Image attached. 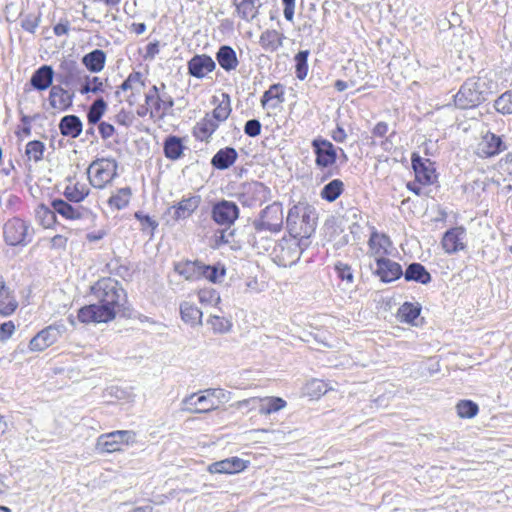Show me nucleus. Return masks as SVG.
Segmentation results:
<instances>
[{
	"mask_svg": "<svg viewBox=\"0 0 512 512\" xmlns=\"http://www.w3.org/2000/svg\"><path fill=\"white\" fill-rule=\"evenodd\" d=\"M91 293L97 303L79 309V321L89 324L113 320L125 300V292L119 282L112 278H102L91 287Z\"/></svg>",
	"mask_w": 512,
	"mask_h": 512,
	"instance_id": "nucleus-1",
	"label": "nucleus"
},
{
	"mask_svg": "<svg viewBox=\"0 0 512 512\" xmlns=\"http://www.w3.org/2000/svg\"><path fill=\"white\" fill-rule=\"evenodd\" d=\"M494 83L486 77H473L466 80L454 96L455 105L460 109L478 106L491 94Z\"/></svg>",
	"mask_w": 512,
	"mask_h": 512,
	"instance_id": "nucleus-2",
	"label": "nucleus"
},
{
	"mask_svg": "<svg viewBox=\"0 0 512 512\" xmlns=\"http://www.w3.org/2000/svg\"><path fill=\"white\" fill-rule=\"evenodd\" d=\"M290 236L308 238L315 230V221L305 204L294 205L288 212L286 220Z\"/></svg>",
	"mask_w": 512,
	"mask_h": 512,
	"instance_id": "nucleus-3",
	"label": "nucleus"
},
{
	"mask_svg": "<svg viewBox=\"0 0 512 512\" xmlns=\"http://www.w3.org/2000/svg\"><path fill=\"white\" fill-rule=\"evenodd\" d=\"M118 163L113 158H98L87 169L90 184L96 189H104L117 176Z\"/></svg>",
	"mask_w": 512,
	"mask_h": 512,
	"instance_id": "nucleus-4",
	"label": "nucleus"
},
{
	"mask_svg": "<svg viewBox=\"0 0 512 512\" xmlns=\"http://www.w3.org/2000/svg\"><path fill=\"white\" fill-rule=\"evenodd\" d=\"M136 443V432L132 430H116L101 434L96 441V450L101 453L122 451V446H132Z\"/></svg>",
	"mask_w": 512,
	"mask_h": 512,
	"instance_id": "nucleus-5",
	"label": "nucleus"
},
{
	"mask_svg": "<svg viewBox=\"0 0 512 512\" xmlns=\"http://www.w3.org/2000/svg\"><path fill=\"white\" fill-rule=\"evenodd\" d=\"M302 252L299 239L289 235L274 246L273 257L279 266L290 267L300 259Z\"/></svg>",
	"mask_w": 512,
	"mask_h": 512,
	"instance_id": "nucleus-6",
	"label": "nucleus"
},
{
	"mask_svg": "<svg viewBox=\"0 0 512 512\" xmlns=\"http://www.w3.org/2000/svg\"><path fill=\"white\" fill-rule=\"evenodd\" d=\"M173 105L172 98L160 96L157 86L154 85L145 93V112L138 111V114L143 116L149 112L151 118L161 119Z\"/></svg>",
	"mask_w": 512,
	"mask_h": 512,
	"instance_id": "nucleus-7",
	"label": "nucleus"
},
{
	"mask_svg": "<svg viewBox=\"0 0 512 512\" xmlns=\"http://www.w3.org/2000/svg\"><path fill=\"white\" fill-rule=\"evenodd\" d=\"M145 88V80L140 72H132L126 80L119 86L116 95L121 100L128 102L130 106L135 105Z\"/></svg>",
	"mask_w": 512,
	"mask_h": 512,
	"instance_id": "nucleus-8",
	"label": "nucleus"
},
{
	"mask_svg": "<svg viewBox=\"0 0 512 512\" xmlns=\"http://www.w3.org/2000/svg\"><path fill=\"white\" fill-rule=\"evenodd\" d=\"M4 240L8 245H26L31 238L28 224L17 217L9 219L3 227Z\"/></svg>",
	"mask_w": 512,
	"mask_h": 512,
	"instance_id": "nucleus-9",
	"label": "nucleus"
},
{
	"mask_svg": "<svg viewBox=\"0 0 512 512\" xmlns=\"http://www.w3.org/2000/svg\"><path fill=\"white\" fill-rule=\"evenodd\" d=\"M283 219L282 205L278 202H274L261 212L259 220L255 223V227L258 230L279 232L283 225Z\"/></svg>",
	"mask_w": 512,
	"mask_h": 512,
	"instance_id": "nucleus-10",
	"label": "nucleus"
},
{
	"mask_svg": "<svg viewBox=\"0 0 512 512\" xmlns=\"http://www.w3.org/2000/svg\"><path fill=\"white\" fill-rule=\"evenodd\" d=\"M211 391L205 389L199 393H192L185 397L182 401L184 410L190 413H208L218 408L217 401H214L211 396Z\"/></svg>",
	"mask_w": 512,
	"mask_h": 512,
	"instance_id": "nucleus-11",
	"label": "nucleus"
},
{
	"mask_svg": "<svg viewBox=\"0 0 512 512\" xmlns=\"http://www.w3.org/2000/svg\"><path fill=\"white\" fill-rule=\"evenodd\" d=\"M65 327L63 325H50L38 332L29 342L31 351H44L58 341Z\"/></svg>",
	"mask_w": 512,
	"mask_h": 512,
	"instance_id": "nucleus-12",
	"label": "nucleus"
},
{
	"mask_svg": "<svg viewBox=\"0 0 512 512\" xmlns=\"http://www.w3.org/2000/svg\"><path fill=\"white\" fill-rule=\"evenodd\" d=\"M238 217L239 208L232 201L222 200L212 208V218L219 225L230 227Z\"/></svg>",
	"mask_w": 512,
	"mask_h": 512,
	"instance_id": "nucleus-13",
	"label": "nucleus"
},
{
	"mask_svg": "<svg viewBox=\"0 0 512 512\" xmlns=\"http://www.w3.org/2000/svg\"><path fill=\"white\" fill-rule=\"evenodd\" d=\"M270 199V189L260 182H252L244 186L242 203L247 206L261 205Z\"/></svg>",
	"mask_w": 512,
	"mask_h": 512,
	"instance_id": "nucleus-14",
	"label": "nucleus"
},
{
	"mask_svg": "<svg viewBox=\"0 0 512 512\" xmlns=\"http://www.w3.org/2000/svg\"><path fill=\"white\" fill-rule=\"evenodd\" d=\"M316 154V164L320 167H329L336 161V150L334 145L321 138L314 139L312 142Z\"/></svg>",
	"mask_w": 512,
	"mask_h": 512,
	"instance_id": "nucleus-15",
	"label": "nucleus"
},
{
	"mask_svg": "<svg viewBox=\"0 0 512 512\" xmlns=\"http://www.w3.org/2000/svg\"><path fill=\"white\" fill-rule=\"evenodd\" d=\"M392 243L389 237L383 233H379L374 228L370 234L368 241V254L375 258L377 261L379 258H384L389 253Z\"/></svg>",
	"mask_w": 512,
	"mask_h": 512,
	"instance_id": "nucleus-16",
	"label": "nucleus"
},
{
	"mask_svg": "<svg viewBox=\"0 0 512 512\" xmlns=\"http://www.w3.org/2000/svg\"><path fill=\"white\" fill-rule=\"evenodd\" d=\"M466 231L462 227L452 228L445 232L442 247L448 254L456 253L465 248Z\"/></svg>",
	"mask_w": 512,
	"mask_h": 512,
	"instance_id": "nucleus-17",
	"label": "nucleus"
},
{
	"mask_svg": "<svg viewBox=\"0 0 512 512\" xmlns=\"http://www.w3.org/2000/svg\"><path fill=\"white\" fill-rule=\"evenodd\" d=\"M216 67L215 61L206 54L193 56L188 61V71L191 76L202 79Z\"/></svg>",
	"mask_w": 512,
	"mask_h": 512,
	"instance_id": "nucleus-18",
	"label": "nucleus"
},
{
	"mask_svg": "<svg viewBox=\"0 0 512 512\" xmlns=\"http://www.w3.org/2000/svg\"><path fill=\"white\" fill-rule=\"evenodd\" d=\"M376 270L375 274L380 278L383 282H392L394 280L399 279L403 275L402 268L400 264L395 261H392L389 258H379L376 261Z\"/></svg>",
	"mask_w": 512,
	"mask_h": 512,
	"instance_id": "nucleus-19",
	"label": "nucleus"
},
{
	"mask_svg": "<svg viewBox=\"0 0 512 512\" xmlns=\"http://www.w3.org/2000/svg\"><path fill=\"white\" fill-rule=\"evenodd\" d=\"M246 467V461L239 457H231L210 464L207 470L211 474H235L243 471Z\"/></svg>",
	"mask_w": 512,
	"mask_h": 512,
	"instance_id": "nucleus-20",
	"label": "nucleus"
},
{
	"mask_svg": "<svg viewBox=\"0 0 512 512\" xmlns=\"http://www.w3.org/2000/svg\"><path fill=\"white\" fill-rule=\"evenodd\" d=\"M504 150L502 140L499 136L487 132L478 143L477 153L480 157L494 156Z\"/></svg>",
	"mask_w": 512,
	"mask_h": 512,
	"instance_id": "nucleus-21",
	"label": "nucleus"
},
{
	"mask_svg": "<svg viewBox=\"0 0 512 512\" xmlns=\"http://www.w3.org/2000/svg\"><path fill=\"white\" fill-rule=\"evenodd\" d=\"M200 203V196H190L182 199L177 205L172 206L169 209V213H172V217L175 220L187 219L199 207Z\"/></svg>",
	"mask_w": 512,
	"mask_h": 512,
	"instance_id": "nucleus-22",
	"label": "nucleus"
},
{
	"mask_svg": "<svg viewBox=\"0 0 512 512\" xmlns=\"http://www.w3.org/2000/svg\"><path fill=\"white\" fill-rule=\"evenodd\" d=\"M412 167L415 172V177L421 184H431L435 178V170L429 160H423L419 156L413 155Z\"/></svg>",
	"mask_w": 512,
	"mask_h": 512,
	"instance_id": "nucleus-23",
	"label": "nucleus"
},
{
	"mask_svg": "<svg viewBox=\"0 0 512 512\" xmlns=\"http://www.w3.org/2000/svg\"><path fill=\"white\" fill-rule=\"evenodd\" d=\"M236 15L244 21L250 22L259 14L260 0H233Z\"/></svg>",
	"mask_w": 512,
	"mask_h": 512,
	"instance_id": "nucleus-24",
	"label": "nucleus"
},
{
	"mask_svg": "<svg viewBox=\"0 0 512 512\" xmlns=\"http://www.w3.org/2000/svg\"><path fill=\"white\" fill-rule=\"evenodd\" d=\"M218 127L219 124L209 116V113H207L196 123L193 129V135L200 141L208 142Z\"/></svg>",
	"mask_w": 512,
	"mask_h": 512,
	"instance_id": "nucleus-25",
	"label": "nucleus"
},
{
	"mask_svg": "<svg viewBox=\"0 0 512 512\" xmlns=\"http://www.w3.org/2000/svg\"><path fill=\"white\" fill-rule=\"evenodd\" d=\"M54 71L51 66L43 65L38 68L31 77V85L40 91L46 90L52 85Z\"/></svg>",
	"mask_w": 512,
	"mask_h": 512,
	"instance_id": "nucleus-26",
	"label": "nucleus"
},
{
	"mask_svg": "<svg viewBox=\"0 0 512 512\" xmlns=\"http://www.w3.org/2000/svg\"><path fill=\"white\" fill-rule=\"evenodd\" d=\"M72 103L71 96L59 85L52 86L49 93L50 106L58 111L66 110Z\"/></svg>",
	"mask_w": 512,
	"mask_h": 512,
	"instance_id": "nucleus-27",
	"label": "nucleus"
},
{
	"mask_svg": "<svg viewBox=\"0 0 512 512\" xmlns=\"http://www.w3.org/2000/svg\"><path fill=\"white\" fill-rule=\"evenodd\" d=\"M284 39L282 33L267 29L260 35L259 44L265 51L275 52L283 45Z\"/></svg>",
	"mask_w": 512,
	"mask_h": 512,
	"instance_id": "nucleus-28",
	"label": "nucleus"
},
{
	"mask_svg": "<svg viewBox=\"0 0 512 512\" xmlns=\"http://www.w3.org/2000/svg\"><path fill=\"white\" fill-rule=\"evenodd\" d=\"M216 60L221 68L227 72L235 70L239 64L235 50L228 45H223L219 48L216 53Z\"/></svg>",
	"mask_w": 512,
	"mask_h": 512,
	"instance_id": "nucleus-29",
	"label": "nucleus"
},
{
	"mask_svg": "<svg viewBox=\"0 0 512 512\" xmlns=\"http://www.w3.org/2000/svg\"><path fill=\"white\" fill-rule=\"evenodd\" d=\"M258 411L261 415L276 413L287 406V402L276 396L258 397Z\"/></svg>",
	"mask_w": 512,
	"mask_h": 512,
	"instance_id": "nucleus-30",
	"label": "nucleus"
},
{
	"mask_svg": "<svg viewBox=\"0 0 512 512\" xmlns=\"http://www.w3.org/2000/svg\"><path fill=\"white\" fill-rule=\"evenodd\" d=\"M238 157L237 151L232 147L220 149L212 158L211 164L220 170L228 169Z\"/></svg>",
	"mask_w": 512,
	"mask_h": 512,
	"instance_id": "nucleus-31",
	"label": "nucleus"
},
{
	"mask_svg": "<svg viewBox=\"0 0 512 512\" xmlns=\"http://www.w3.org/2000/svg\"><path fill=\"white\" fill-rule=\"evenodd\" d=\"M59 129L63 136L77 138L82 132V122L75 115H67L60 120Z\"/></svg>",
	"mask_w": 512,
	"mask_h": 512,
	"instance_id": "nucleus-32",
	"label": "nucleus"
},
{
	"mask_svg": "<svg viewBox=\"0 0 512 512\" xmlns=\"http://www.w3.org/2000/svg\"><path fill=\"white\" fill-rule=\"evenodd\" d=\"M421 312V306L418 303L405 302L403 303L396 314L399 322L416 325Z\"/></svg>",
	"mask_w": 512,
	"mask_h": 512,
	"instance_id": "nucleus-33",
	"label": "nucleus"
},
{
	"mask_svg": "<svg viewBox=\"0 0 512 512\" xmlns=\"http://www.w3.org/2000/svg\"><path fill=\"white\" fill-rule=\"evenodd\" d=\"M106 62V54L103 50L95 49L82 58L84 66L93 73L103 70Z\"/></svg>",
	"mask_w": 512,
	"mask_h": 512,
	"instance_id": "nucleus-34",
	"label": "nucleus"
},
{
	"mask_svg": "<svg viewBox=\"0 0 512 512\" xmlns=\"http://www.w3.org/2000/svg\"><path fill=\"white\" fill-rule=\"evenodd\" d=\"M202 263L197 261H185L175 265V271L186 280H197L201 278Z\"/></svg>",
	"mask_w": 512,
	"mask_h": 512,
	"instance_id": "nucleus-35",
	"label": "nucleus"
},
{
	"mask_svg": "<svg viewBox=\"0 0 512 512\" xmlns=\"http://www.w3.org/2000/svg\"><path fill=\"white\" fill-rule=\"evenodd\" d=\"M406 281H415L421 284H428L431 281V275L420 263L410 264L403 274Z\"/></svg>",
	"mask_w": 512,
	"mask_h": 512,
	"instance_id": "nucleus-36",
	"label": "nucleus"
},
{
	"mask_svg": "<svg viewBox=\"0 0 512 512\" xmlns=\"http://www.w3.org/2000/svg\"><path fill=\"white\" fill-rule=\"evenodd\" d=\"M283 87L280 84H274L264 92L261 98V105L263 108H276L283 102Z\"/></svg>",
	"mask_w": 512,
	"mask_h": 512,
	"instance_id": "nucleus-37",
	"label": "nucleus"
},
{
	"mask_svg": "<svg viewBox=\"0 0 512 512\" xmlns=\"http://www.w3.org/2000/svg\"><path fill=\"white\" fill-rule=\"evenodd\" d=\"M180 314L182 320L191 326L200 325L202 323V312L190 302H183L180 305Z\"/></svg>",
	"mask_w": 512,
	"mask_h": 512,
	"instance_id": "nucleus-38",
	"label": "nucleus"
},
{
	"mask_svg": "<svg viewBox=\"0 0 512 512\" xmlns=\"http://www.w3.org/2000/svg\"><path fill=\"white\" fill-rule=\"evenodd\" d=\"M51 205L54 211H56V213L60 214L61 216L69 220L80 219L83 215L80 207H73L72 205L61 199L53 200Z\"/></svg>",
	"mask_w": 512,
	"mask_h": 512,
	"instance_id": "nucleus-39",
	"label": "nucleus"
},
{
	"mask_svg": "<svg viewBox=\"0 0 512 512\" xmlns=\"http://www.w3.org/2000/svg\"><path fill=\"white\" fill-rule=\"evenodd\" d=\"M89 194V188L82 182H70L64 190V195L69 201L81 202Z\"/></svg>",
	"mask_w": 512,
	"mask_h": 512,
	"instance_id": "nucleus-40",
	"label": "nucleus"
},
{
	"mask_svg": "<svg viewBox=\"0 0 512 512\" xmlns=\"http://www.w3.org/2000/svg\"><path fill=\"white\" fill-rule=\"evenodd\" d=\"M231 111L230 97L227 94H222L221 100L213 109L212 113H209V116L220 125V123L224 122L229 117Z\"/></svg>",
	"mask_w": 512,
	"mask_h": 512,
	"instance_id": "nucleus-41",
	"label": "nucleus"
},
{
	"mask_svg": "<svg viewBox=\"0 0 512 512\" xmlns=\"http://www.w3.org/2000/svg\"><path fill=\"white\" fill-rule=\"evenodd\" d=\"M183 149L181 139L176 136H169L164 142V154L168 159H179L183 154Z\"/></svg>",
	"mask_w": 512,
	"mask_h": 512,
	"instance_id": "nucleus-42",
	"label": "nucleus"
},
{
	"mask_svg": "<svg viewBox=\"0 0 512 512\" xmlns=\"http://www.w3.org/2000/svg\"><path fill=\"white\" fill-rule=\"evenodd\" d=\"M18 302L10 289L7 287L0 293V314L9 316L15 312Z\"/></svg>",
	"mask_w": 512,
	"mask_h": 512,
	"instance_id": "nucleus-43",
	"label": "nucleus"
},
{
	"mask_svg": "<svg viewBox=\"0 0 512 512\" xmlns=\"http://www.w3.org/2000/svg\"><path fill=\"white\" fill-rule=\"evenodd\" d=\"M131 195L132 192L129 187L121 188L117 190V192L109 198L108 204L112 208L121 210L128 206L131 199Z\"/></svg>",
	"mask_w": 512,
	"mask_h": 512,
	"instance_id": "nucleus-44",
	"label": "nucleus"
},
{
	"mask_svg": "<svg viewBox=\"0 0 512 512\" xmlns=\"http://www.w3.org/2000/svg\"><path fill=\"white\" fill-rule=\"evenodd\" d=\"M331 389L328 383L320 379H312L305 385V393L313 399L320 398Z\"/></svg>",
	"mask_w": 512,
	"mask_h": 512,
	"instance_id": "nucleus-45",
	"label": "nucleus"
},
{
	"mask_svg": "<svg viewBox=\"0 0 512 512\" xmlns=\"http://www.w3.org/2000/svg\"><path fill=\"white\" fill-rule=\"evenodd\" d=\"M343 187L344 184L341 180L334 179L323 187L321 197L329 202H333L341 195Z\"/></svg>",
	"mask_w": 512,
	"mask_h": 512,
	"instance_id": "nucleus-46",
	"label": "nucleus"
},
{
	"mask_svg": "<svg viewBox=\"0 0 512 512\" xmlns=\"http://www.w3.org/2000/svg\"><path fill=\"white\" fill-rule=\"evenodd\" d=\"M225 268L223 266H209L202 263L201 278H205L213 283L223 281L225 277Z\"/></svg>",
	"mask_w": 512,
	"mask_h": 512,
	"instance_id": "nucleus-47",
	"label": "nucleus"
},
{
	"mask_svg": "<svg viewBox=\"0 0 512 512\" xmlns=\"http://www.w3.org/2000/svg\"><path fill=\"white\" fill-rule=\"evenodd\" d=\"M478 411V405L471 400H461L456 405V412L460 418H473Z\"/></svg>",
	"mask_w": 512,
	"mask_h": 512,
	"instance_id": "nucleus-48",
	"label": "nucleus"
},
{
	"mask_svg": "<svg viewBox=\"0 0 512 512\" xmlns=\"http://www.w3.org/2000/svg\"><path fill=\"white\" fill-rule=\"evenodd\" d=\"M45 151V145L41 141L33 140L27 143L25 154L29 160L38 162L42 160Z\"/></svg>",
	"mask_w": 512,
	"mask_h": 512,
	"instance_id": "nucleus-49",
	"label": "nucleus"
},
{
	"mask_svg": "<svg viewBox=\"0 0 512 512\" xmlns=\"http://www.w3.org/2000/svg\"><path fill=\"white\" fill-rule=\"evenodd\" d=\"M308 56H309V51L304 50V51H299L294 57L296 76L300 80L305 79V77L308 74V64H307Z\"/></svg>",
	"mask_w": 512,
	"mask_h": 512,
	"instance_id": "nucleus-50",
	"label": "nucleus"
},
{
	"mask_svg": "<svg viewBox=\"0 0 512 512\" xmlns=\"http://www.w3.org/2000/svg\"><path fill=\"white\" fill-rule=\"evenodd\" d=\"M105 110H106L105 101L102 98L97 99L89 108V111L87 114L88 122L90 124L98 123L100 121L101 117L103 116Z\"/></svg>",
	"mask_w": 512,
	"mask_h": 512,
	"instance_id": "nucleus-51",
	"label": "nucleus"
},
{
	"mask_svg": "<svg viewBox=\"0 0 512 512\" xmlns=\"http://www.w3.org/2000/svg\"><path fill=\"white\" fill-rule=\"evenodd\" d=\"M198 299L203 305L214 306L220 302V295L213 288H203L198 291Z\"/></svg>",
	"mask_w": 512,
	"mask_h": 512,
	"instance_id": "nucleus-52",
	"label": "nucleus"
},
{
	"mask_svg": "<svg viewBox=\"0 0 512 512\" xmlns=\"http://www.w3.org/2000/svg\"><path fill=\"white\" fill-rule=\"evenodd\" d=\"M207 322L211 326L213 332L218 334L227 333L232 327V324L228 319L216 315L210 316Z\"/></svg>",
	"mask_w": 512,
	"mask_h": 512,
	"instance_id": "nucleus-53",
	"label": "nucleus"
},
{
	"mask_svg": "<svg viewBox=\"0 0 512 512\" xmlns=\"http://www.w3.org/2000/svg\"><path fill=\"white\" fill-rule=\"evenodd\" d=\"M494 107L501 114H512V91L500 95L495 100Z\"/></svg>",
	"mask_w": 512,
	"mask_h": 512,
	"instance_id": "nucleus-54",
	"label": "nucleus"
},
{
	"mask_svg": "<svg viewBox=\"0 0 512 512\" xmlns=\"http://www.w3.org/2000/svg\"><path fill=\"white\" fill-rule=\"evenodd\" d=\"M55 213L56 211H54L53 208L50 209L45 205L38 206L36 210L37 218L45 228H49L53 225L55 222Z\"/></svg>",
	"mask_w": 512,
	"mask_h": 512,
	"instance_id": "nucleus-55",
	"label": "nucleus"
},
{
	"mask_svg": "<svg viewBox=\"0 0 512 512\" xmlns=\"http://www.w3.org/2000/svg\"><path fill=\"white\" fill-rule=\"evenodd\" d=\"M103 81L99 77L86 78L85 84L81 88L82 94L98 93L103 91Z\"/></svg>",
	"mask_w": 512,
	"mask_h": 512,
	"instance_id": "nucleus-56",
	"label": "nucleus"
},
{
	"mask_svg": "<svg viewBox=\"0 0 512 512\" xmlns=\"http://www.w3.org/2000/svg\"><path fill=\"white\" fill-rule=\"evenodd\" d=\"M135 218L139 220L142 231H148L151 236L154 234V230L157 228L158 223L153 218L143 214L142 212H136Z\"/></svg>",
	"mask_w": 512,
	"mask_h": 512,
	"instance_id": "nucleus-57",
	"label": "nucleus"
},
{
	"mask_svg": "<svg viewBox=\"0 0 512 512\" xmlns=\"http://www.w3.org/2000/svg\"><path fill=\"white\" fill-rule=\"evenodd\" d=\"M335 271L340 279L345 280L348 283L353 282V280H354L353 271L348 264L342 263V262H337L335 264Z\"/></svg>",
	"mask_w": 512,
	"mask_h": 512,
	"instance_id": "nucleus-58",
	"label": "nucleus"
},
{
	"mask_svg": "<svg viewBox=\"0 0 512 512\" xmlns=\"http://www.w3.org/2000/svg\"><path fill=\"white\" fill-rule=\"evenodd\" d=\"M258 397H251L248 399L235 402L232 406L239 411L250 412L258 409Z\"/></svg>",
	"mask_w": 512,
	"mask_h": 512,
	"instance_id": "nucleus-59",
	"label": "nucleus"
},
{
	"mask_svg": "<svg viewBox=\"0 0 512 512\" xmlns=\"http://www.w3.org/2000/svg\"><path fill=\"white\" fill-rule=\"evenodd\" d=\"M67 74L61 76L60 82L63 84H70L79 75V70L75 62H69L65 64Z\"/></svg>",
	"mask_w": 512,
	"mask_h": 512,
	"instance_id": "nucleus-60",
	"label": "nucleus"
},
{
	"mask_svg": "<svg viewBox=\"0 0 512 512\" xmlns=\"http://www.w3.org/2000/svg\"><path fill=\"white\" fill-rule=\"evenodd\" d=\"M244 132L250 137H256L261 133V123L256 120H248L244 126Z\"/></svg>",
	"mask_w": 512,
	"mask_h": 512,
	"instance_id": "nucleus-61",
	"label": "nucleus"
},
{
	"mask_svg": "<svg viewBox=\"0 0 512 512\" xmlns=\"http://www.w3.org/2000/svg\"><path fill=\"white\" fill-rule=\"evenodd\" d=\"M15 332V325L12 321L4 322L0 325V341L8 340Z\"/></svg>",
	"mask_w": 512,
	"mask_h": 512,
	"instance_id": "nucleus-62",
	"label": "nucleus"
},
{
	"mask_svg": "<svg viewBox=\"0 0 512 512\" xmlns=\"http://www.w3.org/2000/svg\"><path fill=\"white\" fill-rule=\"evenodd\" d=\"M233 236L232 231L221 230L219 234L214 236V246L219 248L221 245L230 243V238Z\"/></svg>",
	"mask_w": 512,
	"mask_h": 512,
	"instance_id": "nucleus-63",
	"label": "nucleus"
},
{
	"mask_svg": "<svg viewBox=\"0 0 512 512\" xmlns=\"http://www.w3.org/2000/svg\"><path fill=\"white\" fill-rule=\"evenodd\" d=\"M211 396L214 401H217L218 405L221 402H225L229 400L230 393L222 388H210Z\"/></svg>",
	"mask_w": 512,
	"mask_h": 512,
	"instance_id": "nucleus-64",
	"label": "nucleus"
}]
</instances>
